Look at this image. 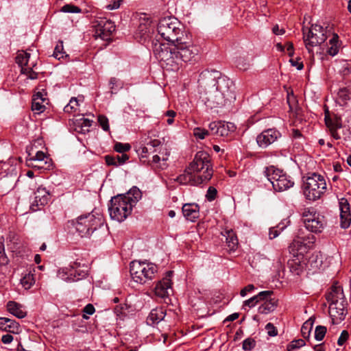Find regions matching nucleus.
Instances as JSON below:
<instances>
[{
  "label": "nucleus",
  "instance_id": "obj_30",
  "mask_svg": "<svg viewBox=\"0 0 351 351\" xmlns=\"http://www.w3.org/2000/svg\"><path fill=\"white\" fill-rule=\"evenodd\" d=\"M190 171L191 172L188 171L187 168L185 170L184 173L177 177L176 180L182 184H189L193 186H197L199 184H201L202 183L197 182L196 180L197 179V177L195 175H194L191 171Z\"/></svg>",
  "mask_w": 351,
  "mask_h": 351
},
{
  "label": "nucleus",
  "instance_id": "obj_45",
  "mask_svg": "<svg viewBox=\"0 0 351 351\" xmlns=\"http://www.w3.org/2000/svg\"><path fill=\"white\" fill-rule=\"evenodd\" d=\"M327 329L326 327L323 326H317L315 328V338L317 341H322L326 333Z\"/></svg>",
  "mask_w": 351,
  "mask_h": 351
},
{
  "label": "nucleus",
  "instance_id": "obj_48",
  "mask_svg": "<svg viewBox=\"0 0 351 351\" xmlns=\"http://www.w3.org/2000/svg\"><path fill=\"white\" fill-rule=\"evenodd\" d=\"M131 146L128 143H117L114 145V150L119 153H124L130 149Z\"/></svg>",
  "mask_w": 351,
  "mask_h": 351
},
{
  "label": "nucleus",
  "instance_id": "obj_59",
  "mask_svg": "<svg viewBox=\"0 0 351 351\" xmlns=\"http://www.w3.org/2000/svg\"><path fill=\"white\" fill-rule=\"evenodd\" d=\"M105 159L108 165L119 166V162L117 160V156H106Z\"/></svg>",
  "mask_w": 351,
  "mask_h": 351
},
{
  "label": "nucleus",
  "instance_id": "obj_44",
  "mask_svg": "<svg viewBox=\"0 0 351 351\" xmlns=\"http://www.w3.org/2000/svg\"><path fill=\"white\" fill-rule=\"evenodd\" d=\"M60 10L66 13H80L82 12L78 6L73 4H66L62 7Z\"/></svg>",
  "mask_w": 351,
  "mask_h": 351
},
{
  "label": "nucleus",
  "instance_id": "obj_29",
  "mask_svg": "<svg viewBox=\"0 0 351 351\" xmlns=\"http://www.w3.org/2000/svg\"><path fill=\"white\" fill-rule=\"evenodd\" d=\"M8 311L18 318H23L27 315V313L25 311L23 306L14 301H10L7 304Z\"/></svg>",
  "mask_w": 351,
  "mask_h": 351
},
{
  "label": "nucleus",
  "instance_id": "obj_42",
  "mask_svg": "<svg viewBox=\"0 0 351 351\" xmlns=\"http://www.w3.org/2000/svg\"><path fill=\"white\" fill-rule=\"evenodd\" d=\"M64 54H65V52L64 51L63 42L59 41L54 49L53 56L56 59L60 60V59L64 58Z\"/></svg>",
  "mask_w": 351,
  "mask_h": 351
},
{
  "label": "nucleus",
  "instance_id": "obj_47",
  "mask_svg": "<svg viewBox=\"0 0 351 351\" xmlns=\"http://www.w3.org/2000/svg\"><path fill=\"white\" fill-rule=\"evenodd\" d=\"M304 346H305V341L303 339H300L292 341L288 346L287 350L288 351H293L295 349L302 348Z\"/></svg>",
  "mask_w": 351,
  "mask_h": 351
},
{
  "label": "nucleus",
  "instance_id": "obj_52",
  "mask_svg": "<svg viewBox=\"0 0 351 351\" xmlns=\"http://www.w3.org/2000/svg\"><path fill=\"white\" fill-rule=\"evenodd\" d=\"M217 189L213 186H210L208 189V191H207V193L206 195V197L208 201L211 202L215 199V197L217 196Z\"/></svg>",
  "mask_w": 351,
  "mask_h": 351
},
{
  "label": "nucleus",
  "instance_id": "obj_54",
  "mask_svg": "<svg viewBox=\"0 0 351 351\" xmlns=\"http://www.w3.org/2000/svg\"><path fill=\"white\" fill-rule=\"evenodd\" d=\"M122 0H111L110 3L106 6V8L108 10H113L118 9L120 5Z\"/></svg>",
  "mask_w": 351,
  "mask_h": 351
},
{
  "label": "nucleus",
  "instance_id": "obj_17",
  "mask_svg": "<svg viewBox=\"0 0 351 351\" xmlns=\"http://www.w3.org/2000/svg\"><path fill=\"white\" fill-rule=\"evenodd\" d=\"M114 30L115 25L113 22L102 19L95 25V36L104 40H108Z\"/></svg>",
  "mask_w": 351,
  "mask_h": 351
},
{
  "label": "nucleus",
  "instance_id": "obj_26",
  "mask_svg": "<svg viewBox=\"0 0 351 351\" xmlns=\"http://www.w3.org/2000/svg\"><path fill=\"white\" fill-rule=\"evenodd\" d=\"M199 208L197 204H185L182 206L184 217L191 221H195L199 217Z\"/></svg>",
  "mask_w": 351,
  "mask_h": 351
},
{
  "label": "nucleus",
  "instance_id": "obj_18",
  "mask_svg": "<svg viewBox=\"0 0 351 351\" xmlns=\"http://www.w3.org/2000/svg\"><path fill=\"white\" fill-rule=\"evenodd\" d=\"M315 237L308 234L307 236H298L291 243L289 248L291 251H297V253L303 254L315 242Z\"/></svg>",
  "mask_w": 351,
  "mask_h": 351
},
{
  "label": "nucleus",
  "instance_id": "obj_64",
  "mask_svg": "<svg viewBox=\"0 0 351 351\" xmlns=\"http://www.w3.org/2000/svg\"><path fill=\"white\" fill-rule=\"evenodd\" d=\"M254 286L253 285H248L241 291L240 294L242 297H244L246 295L247 292H250L254 290Z\"/></svg>",
  "mask_w": 351,
  "mask_h": 351
},
{
  "label": "nucleus",
  "instance_id": "obj_56",
  "mask_svg": "<svg viewBox=\"0 0 351 351\" xmlns=\"http://www.w3.org/2000/svg\"><path fill=\"white\" fill-rule=\"evenodd\" d=\"M349 337L348 332L347 330H343L341 333L340 337L338 339L337 343L339 346H343L344 343L348 340Z\"/></svg>",
  "mask_w": 351,
  "mask_h": 351
},
{
  "label": "nucleus",
  "instance_id": "obj_24",
  "mask_svg": "<svg viewBox=\"0 0 351 351\" xmlns=\"http://www.w3.org/2000/svg\"><path fill=\"white\" fill-rule=\"evenodd\" d=\"M325 123L330 130L332 136L335 139H339L340 135L337 132V130L341 128L342 122L340 117L334 116L330 117L328 114L325 115Z\"/></svg>",
  "mask_w": 351,
  "mask_h": 351
},
{
  "label": "nucleus",
  "instance_id": "obj_53",
  "mask_svg": "<svg viewBox=\"0 0 351 351\" xmlns=\"http://www.w3.org/2000/svg\"><path fill=\"white\" fill-rule=\"evenodd\" d=\"M167 117V123L168 125H172L174 122V117L176 116V112L173 110H167L165 114Z\"/></svg>",
  "mask_w": 351,
  "mask_h": 351
},
{
  "label": "nucleus",
  "instance_id": "obj_23",
  "mask_svg": "<svg viewBox=\"0 0 351 351\" xmlns=\"http://www.w3.org/2000/svg\"><path fill=\"white\" fill-rule=\"evenodd\" d=\"M50 199V193L44 187L39 186L36 189L34 193V200L32 204V208L34 210H37V208H34V207L36 206L37 207L40 206H45L48 203ZM38 209H39L38 208Z\"/></svg>",
  "mask_w": 351,
  "mask_h": 351
},
{
  "label": "nucleus",
  "instance_id": "obj_4",
  "mask_svg": "<svg viewBox=\"0 0 351 351\" xmlns=\"http://www.w3.org/2000/svg\"><path fill=\"white\" fill-rule=\"evenodd\" d=\"M326 300L329 302V315L333 324H338L343 321L347 314V302L341 285L335 283L330 291L326 295Z\"/></svg>",
  "mask_w": 351,
  "mask_h": 351
},
{
  "label": "nucleus",
  "instance_id": "obj_3",
  "mask_svg": "<svg viewBox=\"0 0 351 351\" xmlns=\"http://www.w3.org/2000/svg\"><path fill=\"white\" fill-rule=\"evenodd\" d=\"M141 196L139 189L133 186L128 193L112 197L109 207L110 217L119 222L123 221L131 214L132 207Z\"/></svg>",
  "mask_w": 351,
  "mask_h": 351
},
{
  "label": "nucleus",
  "instance_id": "obj_19",
  "mask_svg": "<svg viewBox=\"0 0 351 351\" xmlns=\"http://www.w3.org/2000/svg\"><path fill=\"white\" fill-rule=\"evenodd\" d=\"M281 136V134L275 129H267L258 134L256 142L261 147H267L274 143Z\"/></svg>",
  "mask_w": 351,
  "mask_h": 351
},
{
  "label": "nucleus",
  "instance_id": "obj_62",
  "mask_svg": "<svg viewBox=\"0 0 351 351\" xmlns=\"http://www.w3.org/2000/svg\"><path fill=\"white\" fill-rule=\"evenodd\" d=\"M95 311V307L93 304H87L83 309V312L88 315H93Z\"/></svg>",
  "mask_w": 351,
  "mask_h": 351
},
{
  "label": "nucleus",
  "instance_id": "obj_35",
  "mask_svg": "<svg viewBox=\"0 0 351 351\" xmlns=\"http://www.w3.org/2000/svg\"><path fill=\"white\" fill-rule=\"evenodd\" d=\"M226 243L230 250H235L238 246V239L232 230L226 231Z\"/></svg>",
  "mask_w": 351,
  "mask_h": 351
},
{
  "label": "nucleus",
  "instance_id": "obj_13",
  "mask_svg": "<svg viewBox=\"0 0 351 351\" xmlns=\"http://www.w3.org/2000/svg\"><path fill=\"white\" fill-rule=\"evenodd\" d=\"M304 41L308 52L311 53L313 47L323 43L327 38L325 30L319 25H312L310 28H303Z\"/></svg>",
  "mask_w": 351,
  "mask_h": 351
},
{
  "label": "nucleus",
  "instance_id": "obj_32",
  "mask_svg": "<svg viewBox=\"0 0 351 351\" xmlns=\"http://www.w3.org/2000/svg\"><path fill=\"white\" fill-rule=\"evenodd\" d=\"M263 301V304L258 307L259 313L268 314L272 312L277 306V301L271 298V296Z\"/></svg>",
  "mask_w": 351,
  "mask_h": 351
},
{
  "label": "nucleus",
  "instance_id": "obj_41",
  "mask_svg": "<svg viewBox=\"0 0 351 351\" xmlns=\"http://www.w3.org/2000/svg\"><path fill=\"white\" fill-rule=\"evenodd\" d=\"M78 101L75 97H72L69 103L64 108V111L66 113L75 112L78 107Z\"/></svg>",
  "mask_w": 351,
  "mask_h": 351
},
{
  "label": "nucleus",
  "instance_id": "obj_20",
  "mask_svg": "<svg viewBox=\"0 0 351 351\" xmlns=\"http://www.w3.org/2000/svg\"><path fill=\"white\" fill-rule=\"evenodd\" d=\"M153 32V27L151 25V21L146 17H141L139 25L135 33L136 38H139L140 41H146L151 38V34Z\"/></svg>",
  "mask_w": 351,
  "mask_h": 351
},
{
  "label": "nucleus",
  "instance_id": "obj_28",
  "mask_svg": "<svg viewBox=\"0 0 351 351\" xmlns=\"http://www.w3.org/2000/svg\"><path fill=\"white\" fill-rule=\"evenodd\" d=\"M41 92H38L34 95L32 104V110L37 114H40L45 110V104H47V99Z\"/></svg>",
  "mask_w": 351,
  "mask_h": 351
},
{
  "label": "nucleus",
  "instance_id": "obj_38",
  "mask_svg": "<svg viewBox=\"0 0 351 351\" xmlns=\"http://www.w3.org/2000/svg\"><path fill=\"white\" fill-rule=\"evenodd\" d=\"M193 132L196 139L199 140H203L210 135V132L208 130L199 127L195 128Z\"/></svg>",
  "mask_w": 351,
  "mask_h": 351
},
{
  "label": "nucleus",
  "instance_id": "obj_31",
  "mask_svg": "<svg viewBox=\"0 0 351 351\" xmlns=\"http://www.w3.org/2000/svg\"><path fill=\"white\" fill-rule=\"evenodd\" d=\"M273 294V291H264L260 292L258 295L245 300L244 302V305L252 308L258 302L264 300L271 296Z\"/></svg>",
  "mask_w": 351,
  "mask_h": 351
},
{
  "label": "nucleus",
  "instance_id": "obj_55",
  "mask_svg": "<svg viewBox=\"0 0 351 351\" xmlns=\"http://www.w3.org/2000/svg\"><path fill=\"white\" fill-rule=\"evenodd\" d=\"M265 329L267 330V334L271 337H274L278 334L276 327L271 323L267 324Z\"/></svg>",
  "mask_w": 351,
  "mask_h": 351
},
{
  "label": "nucleus",
  "instance_id": "obj_21",
  "mask_svg": "<svg viewBox=\"0 0 351 351\" xmlns=\"http://www.w3.org/2000/svg\"><path fill=\"white\" fill-rule=\"evenodd\" d=\"M339 206L340 210V226L343 229H346L351 224L350 208L348 199L344 197L339 199Z\"/></svg>",
  "mask_w": 351,
  "mask_h": 351
},
{
  "label": "nucleus",
  "instance_id": "obj_16",
  "mask_svg": "<svg viewBox=\"0 0 351 351\" xmlns=\"http://www.w3.org/2000/svg\"><path fill=\"white\" fill-rule=\"evenodd\" d=\"M29 58L30 54L23 51L17 54L16 62L21 67L22 74L26 75L27 79L35 80L38 77V73L33 71L35 64H29Z\"/></svg>",
  "mask_w": 351,
  "mask_h": 351
},
{
  "label": "nucleus",
  "instance_id": "obj_14",
  "mask_svg": "<svg viewBox=\"0 0 351 351\" xmlns=\"http://www.w3.org/2000/svg\"><path fill=\"white\" fill-rule=\"evenodd\" d=\"M88 267L74 263L69 268L66 267L59 273L60 277L66 282H75L84 278L87 276Z\"/></svg>",
  "mask_w": 351,
  "mask_h": 351
},
{
  "label": "nucleus",
  "instance_id": "obj_33",
  "mask_svg": "<svg viewBox=\"0 0 351 351\" xmlns=\"http://www.w3.org/2000/svg\"><path fill=\"white\" fill-rule=\"evenodd\" d=\"M219 136H227L230 132L235 130L236 127L234 123L219 121Z\"/></svg>",
  "mask_w": 351,
  "mask_h": 351
},
{
  "label": "nucleus",
  "instance_id": "obj_25",
  "mask_svg": "<svg viewBox=\"0 0 351 351\" xmlns=\"http://www.w3.org/2000/svg\"><path fill=\"white\" fill-rule=\"evenodd\" d=\"M0 329L14 334H19L21 330L17 322L7 317H0Z\"/></svg>",
  "mask_w": 351,
  "mask_h": 351
},
{
  "label": "nucleus",
  "instance_id": "obj_12",
  "mask_svg": "<svg viewBox=\"0 0 351 351\" xmlns=\"http://www.w3.org/2000/svg\"><path fill=\"white\" fill-rule=\"evenodd\" d=\"M302 219L305 228L312 232H322L326 225L324 216L314 208H305L302 213Z\"/></svg>",
  "mask_w": 351,
  "mask_h": 351
},
{
  "label": "nucleus",
  "instance_id": "obj_37",
  "mask_svg": "<svg viewBox=\"0 0 351 351\" xmlns=\"http://www.w3.org/2000/svg\"><path fill=\"white\" fill-rule=\"evenodd\" d=\"M308 264L310 265L312 269H318L322 264V258L317 254H313L308 259Z\"/></svg>",
  "mask_w": 351,
  "mask_h": 351
},
{
  "label": "nucleus",
  "instance_id": "obj_8",
  "mask_svg": "<svg viewBox=\"0 0 351 351\" xmlns=\"http://www.w3.org/2000/svg\"><path fill=\"white\" fill-rule=\"evenodd\" d=\"M304 195L310 201L319 199L327 191V184L324 176L312 173L304 181Z\"/></svg>",
  "mask_w": 351,
  "mask_h": 351
},
{
  "label": "nucleus",
  "instance_id": "obj_39",
  "mask_svg": "<svg viewBox=\"0 0 351 351\" xmlns=\"http://www.w3.org/2000/svg\"><path fill=\"white\" fill-rule=\"evenodd\" d=\"M235 64L237 67L241 71H246L250 66V61L243 57L237 58Z\"/></svg>",
  "mask_w": 351,
  "mask_h": 351
},
{
  "label": "nucleus",
  "instance_id": "obj_63",
  "mask_svg": "<svg viewBox=\"0 0 351 351\" xmlns=\"http://www.w3.org/2000/svg\"><path fill=\"white\" fill-rule=\"evenodd\" d=\"M123 154L121 156H117V160L119 162V165H121L124 164L128 159L129 157L127 154L122 153Z\"/></svg>",
  "mask_w": 351,
  "mask_h": 351
},
{
  "label": "nucleus",
  "instance_id": "obj_40",
  "mask_svg": "<svg viewBox=\"0 0 351 351\" xmlns=\"http://www.w3.org/2000/svg\"><path fill=\"white\" fill-rule=\"evenodd\" d=\"M313 327V322L311 319H308V321L305 322L302 328H301V333L302 336L304 339H307L310 336L311 330Z\"/></svg>",
  "mask_w": 351,
  "mask_h": 351
},
{
  "label": "nucleus",
  "instance_id": "obj_5",
  "mask_svg": "<svg viewBox=\"0 0 351 351\" xmlns=\"http://www.w3.org/2000/svg\"><path fill=\"white\" fill-rule=\"evenodd\" d=\"M161 143L158 139H154L139 147L138 154L141 160L143 163H152L156 167L163 169L167 167L166 161L169 156V152L166 148L161 152Z\"/></svg>",
  "mask_w": 351,
  "mask_h": 351
},
{
  "label": "nucleus",
  "instance_id": "obj_60",
  "mask_svg": "<svg viewBox=\"0 0 351 351\" xmlns=\"http://www.w3.org/2000/svg\"><path fill=\"white\" fill-rule=\"evenodd\" d=\"M8 262L9 260L5 253L4 247H2V251L0 250V265H6Z\"/></svg>",
  "mask_w": 351,
  "mask_h": 351
},
{
  "label": "nucleus",
  "instance_id": "obj_46",
  "mask_svg": "<svg viewBox=\"0 0 351 351\" xmlns=\"http://www.w3.org/2000/svg\"><path fill=\"white\" fill-rule=\"evenodd\" d=\"M92 121L88 119L81 118L78 120V125L81 127V132L85 133L88 131V128L91 126Z\"/></svg>",
  "mask_w": 351,
  "mask_h": 351
},
{
  "label": "nucleus",
  "instance_id": "obj_51",
  "mask_svg": "<svg viewBox=\"0 0 351 351\" xmlns=\"http://www.w3.org/2000/svg\"><path fill=\"white\" fill-rule=\"evenodd\" d=\"M219 123V121H213L209 124V125H208L209 130L208 131L210 132V135L218 136Z\"/></svg>",
  "mask_w": 351,
  "mask_h": 351
},
{
  "label": "nucleus",
  "instance_id": "obj_61",
  "mask_svg": "<svg viewBox=\"0 0 351 351\" xmlns=\"http://www.w3.org/2000/svg\"><path fill=\"white\" fill-rule=\"evenodd\" d=\"M340 72L343 75H348L350 71V64L346 61H343L341 63V69H340Z\"/></svg>",
  "mask_w": 351,
  "mask_h": 351
},
{
  "label": "nucleus",
  "instance_id": "obj_6",
  "mask_svg": "<svg viewBox=\"0 0 351 351\" xmlns=\"http://www.w3.org/2000/svg\"><path fill=\"white\" fill-rule=\"evenodd\" d=\"M190 171L197 177V183L210 180L213 175V169L209 154L205 152H198L188 167V171Z\"/></svg>",
  "mask_w": 351,
  "mask_h": 351
},
{
  "label": "nucleus",
  "instance_id": "obj_58",
  "mask_svg": "<svg viewBox=\"0 0 351 351\" xmlns=\"http://www.w3.org/2000/svg\"><path fill=\"white\" fill-rule=\"evenodd\" d=\"M289 62L291 66L296 67L298 70H301L304 67L303 62L300 61V58H297L295 60L290 59Z\"/></svg>",
  "mask_w": 351,
  "mask_h": 351
},
{
  "label": "nucleus",
  "instance_id": "obj_10",
  "mask_svg": "<svg viewBox=\"0 0 351 351\" xmlns=\"http://www.w3.org/2000/svg\"><path fill=\"white\" fill-rule=\"evenodd\" d=\"M103 225V219L101 215L95 216L89 213L85 216L77 218L75 228L82 237H90L97 232Z\"/></svg>",
  "mask_w": 351,
  "mask_h": 351
},
{
  "label": "nucleus",
  "instance_id": "obj_34",
  "mask_svg": "<svg viewBox=\"0 0 351 351\" xmlns=\"http://www.w3.org/2000/svg\"><path fill=\"white\" fill-rule=\"evenodd\" d=\"M329 45L327 52L329 55L335 56L338 53L340 47L339 36L337 34H332V37L329 40Z\"/></svg>",
  "mask_w": 351,
  "mask_h": 351
},
{
  "label": "nucleus",
  "instance_id": "obj_57",
  "mask_svg": "<svg viewBox=\"0 0 351 351\" xmlns=\"http://www.w3.org/2000/svg\"><path fill=\"white\" fill-rule=\"evenodd\" d=\"M338 95L339 98H341L343 100H347L350 98V93L346 88L339 89Z\"/></svg>",
  "mask_w": 351,
  "mask_h": 351
},
{
  "label": "nucleus",
  "instance_id": "obj_9",
  "mask_svg": "<svg viewBox=\"0 0 351 351\" xmlns=\"http://www.w3.org/2000/svg\"><path fill=\"white\" fill-rule=\"evenodd\" d=\"M158 271L155 264L147 261H133L130 263V272L133 280L143 285L154 279Z\"/></svg>",
  "mask_w": 351,
  "mask_h": 351
},
{
  "label": "nucleus",
  "instance_id": "obj_50",
  "mask_svg": "<svg viewBox=\"0 0 351 351\" xmlns=\"http://www.w3.org/2000/svg\"><path fill=\"white\" fill-rule=\"evenodd\" d=\"M256 345V342L253 339L247 338L243 342V349L244 350H251Z\"/></svg>",
  "mask_w": 351,
  "mask_h": 351
},
{
  "label": "nucleus",
  "instance_id": "obj_15",
  "mask_svg": "<svg viewBox=\"0 0 351 351\" xmlns=\"http://www.w3.org/2000/svg\"><path fill=\"white\" fill-rule=\"evenodd\" d=\"M26 165L29 167L38 170H49L52 166L51 159L43 152L38 151L34 156L26 159Z\"/></svg>",
  "mask_w": 351,
  "mask_h": 351
},
{
  "label": "nucleus",
  "instance_id": "obj_36",
  "mask_svg": "<svg viewBox=\"0 0 351 351\" xmlns=\"http://www.w3.org/2000/svg\"><path fill=\"white\" fill-rule=\"evenodd\" d=\"M35 283L34 275L31 273L26 274L21 279V284L25 289H29Z\"/></svg>",
  "mask_w": 351,
  "mask_h": 351
},
{
  "label": "nucleus",
  "instance_id": "obj_7",
  "mask_svg": "<svg viewBox=\"0 0 351 351\" xmlns=\"http://www.w3.org/2000/svg\"><path fill=\"white\" fill-rule=\"evenodd\" d=\"M158 34L164 40L169 42L167 45H174L184 38V32L177 19L167 16L159 21L157 27Z\"/></svg>",
  "mask_w": 351,
  "mask_h": 351
},
{
  "label": "nucleus",
  "instance_id": "obj_49",
  "mask_svg": "<svg viewBox=\"0 0 351 351\" xmlns=\"http://www.w3.org/2000/svg\"><path fill=\"white\" fill-rule=\"evenodd\" d=\"M97 121L104 131H108L110 129L108 119L104 115H99Z\"/></svg>",
  "mask_w": 351,
  "mask_h": 351
},
{
  "label": "nucleus",
  "instance_id": "obj_43",
  "mask_svg": "<svg viewBox=\"0 0 351 351\" xmlns=\"http://www.w3.org/2000/svg\"><path fill=\"white\" fill-rule=\"evenodd\" d=\"M286 227L285 225L281 226V224L278 225L276 227H273L269 229V237L270 239H274L276 238L281 231L284 230Z\"/></svg>",
  "mask_w": 351,
  "mask_h": 351
},
{
  "label": "nucleus",
  "instance_id": "obj_11",
  "mask_svg": "<svg viewBox=\"0 0 351 351\" xmlns=\"http://www.w3.org/2000/svg\"><path fill=\"white\" fill-rule=\"evenodd\" d=\"M264 173L267 180L271 183L274 189L276 191L280 192L287 190L294 184V182L290 176L274 166L267 167Z\"/></svg>",
  "mask_w": 351,
  "mask_h": 351
},
{
  "label": "nucleus",
  "instance_id": "obj_27",
  "mask_svg": "<svg viewBox=\"0 0 351 351\" xmlns=\"http://www.w3.org/2000/svg\"><path fill=\"white\" fill-rule=\"evenodd\" d=\"M166 315V311L162 307H157L151 311L147 317V323L148 325L154 326L158 324L164 319Z\"/></svg>",
  "mask_w": 351,
  "mask_h": 351
},
{
  "label": "nucleus",
  "instance_id": "obj_1",
  "mask_svg": "<svg viewBox=\"0 0 351 351\" xmlns=\"http://www.w3.org/2000/svg\"><path fill=\"white\" fill-rule=\"evenodd\" d=\"M156 58L167 70H178L182 62H193L197 60L199 47L182 38L174 45H155Z\"/></svg>",
  "mask_w": 351,
  "mask_h": 351
},
{
  "label": "nucleus",
  "instance_id": "obj_2",
  "mask_svg": "<svg viewBox=\"0 0 351 351\" xmlns=\"http://www.w3.org/2000/svg\"><path fill=\"white\" fill-rule=\"evenodd\" d=\"M199 84L204 88L206 104L210 108L225 105L235 99L232 90V82L217 71H204L199 75Z\"/></svg>",
  "mask_w": 351,
  "mask_h": 351
},
{
  "label": "nucleus",
  "instance_id": "obj_22",
  "mask_svg": "<svg viewBox=\"0 0 351 351\" xmlns=\"http://www.w3.org/2000/svg\"><path fill=\"white\" fill-rule=\"evenodd\" d=\"M173 274L172 271H169L167 276L159 281L155 287V293L157 296L164 298L169 295L171 291V280L170 279Z\"/></svg>",
  "mask_w": 351,
  "mask_h": 351
}]
</instances>
